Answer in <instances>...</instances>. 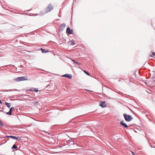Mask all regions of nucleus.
<instances>
[{
	"mask_svg": "<svg viewBox=\"0 0 155 155\" xmlns=\"http://www.w3.org/2000/svg\"><path fill=\"white\" fill-rule=\"evenodd\" d=\"M15 80L17 81H28V79L26 76H22L21 77H18L15 79Z\"/></svg>",
	"mask_w": 155,
	"mask_h": 155,
	"instance_id": "nucleus-1",
	"label": "nucleus"
},
{
	"mask_svg": "<svg viewBox=\"0 0 155 155\" xmlns=\"http://www.w3.org/2000/svg\"><path fill=\"white\" fill-rule=\"evenodd\" d=\"M124 116L125 120L127 122L130 121L133 119L132 117L130 115L124 114Z\"/></svg>",
	"mask_w": 155,
	"mask_h": 155,
	"instance_id": "nucleus-2",
	"label": "nucleus"
},
{
	"mask_svg": "<svg viewBox=\"0 0 155 155\" xmlns=\"http://www.w3.org/2000/svg\"><path fill=\"white\" fill-rule=\"evenodd\" d=\"M3 138H12L13 139H15L18 140H19L20 139V138L19 137H17L16 136H6L5 137H4Z\"/></svg>",
	"mask_w": 155,
	"mask_h": 155,
	"instance_id": "nucleus-3",
	"label": "nucleus"
},
{
	"mask_svg": "<svg viewBox=\"0 0 155 155\" xmlns=\"http://www.w3.org/2000/svg\"><path fill=\"white\" fill-rule=\"evenodd\" d=\"M53 9V6L51 4H49L46 8L47 11L45 13H47L48 12H50L51 10H52Z\"/></svg>",
	"mask_w": 155,
	"mask_h": 155,
	"instance_id": "nucleus-4",
	"label": "nucleus"
},
{
	"mask_svg": "<svg viewBox=\"0 0 155 155\" xmlns=\"http://www.w3.org/2000/svg\"><path fill=\"white\" fill-rule=\"evenodd\" d=\"M99 105L102 107H106V104L105 101H101L99 104Z\"/></svg>",
	"mask_w": 155,
	"mask_h": 155,
	"instance_id": "nucleus-5",
	"label": "nucleus"
},
{
	"mask_svg": "<svg viewBox=\"0 0 155 155\" xmlns=\"http://www.w3.org/2000/svg\"><path fill=\"white\" fill-rule=\"evenodd\" d=\"M65 26V24L63 23L61 24L59 27V30L60 31H62L64 28Z\"/></svg>",
	"mask_w": 155,
	"mask_h": 155,
	"instance_id": "nucleus-6",
	"label": "nucleus"
},
{
	"mask_svg": "<svg viewBox=\"0 0 155 155\" xmlns=\"http://www.w3.org/2000/svg\"><path fill=\"white\" fill-rule=\"evenodd\" d=\"M67 32L68 35H71L72 33V31L71 30L69 27H68L66 30Z\"/></svg>",
	"mask_w": 155,
	"mask_h": 155,
	"instance_id": "nucleus-7",
	"label": "nucleus"
},
{
	"mask_svg": "<svg viewBox=\"0 0 155 155\" xmlns=\"http://www.w3.org/2000/svg\"><path fill=\"white\" fill-rule=\"evenodd\" d=\"M124 120L121 121L120 122V124L121 125H122L125 128H127L128 126H127L126 124L124 123Z\"/></svg>",
	"mask_w": 155,
	"mask_h": 155,
	"instance_id": "nucleus-8",
	"label": "nucleus"
},
{
	"mask_svg": "<svg viewBox=\"0 0 155 155\" xmlns=\"http://www.w3.org/2000/svg\"><path fill=\"white\" fill-rule=\"evenodd\" d=\"M62 77H67L70 79H71L72 77V75H71L69 74H65L63 75H62Z\"/></svg>",
	"mask_w": 155,
	"mask_h": 155,
	"instance_id": "nucleus-9",
	"label": "nucleus"
},
{
	"mask_svg": "<svg viewBox=\"0 0 155 155\" xmlns=\"http://www.w3.org/2000/svg\"><path fill=\"white\" fill-rule=\"evenodd\" d=\"M14 109L13 107H12L10 109L9 112L6 113V114L9 115H11L12 114V110Z\"/></svg>",
	"mask_w": 155,
	"mask_h": 155,
	"instance_id": "nucleus-10",
	"label": "nucleus"
},
{
	"mask_svg": "<svg viewBox=\"0 0 155 155\" xmlns=\"http://www.w3.org/2000/svg\"><path fill=\"white\" fill-rule=\"evenodd\" d=\"M68 44H70L71 45H74L75 44V43L73 40L70 41H68Z\"/></svg>",
	"mask_w": 155,
	"mask_h": 155,
	"instance_id": "nucleus-11",
	"label": "nucleus"
},
{
	"mask_svg": "<svg viewBox=\"0 0 155 155\" xmlns=\"http://www.w3.org/2000/svg\"><path fill=\"white\" fill-rule=\"evenodd\" d=\"M41 52L43 53H46L48 52V51H47L46 50L43 49L42 48H41Z\"/></svg>",
	"mask_w": 155,
	"mask_h": 155,
	"instance_id": "nucleus-12",
	"label": "nucleus"
},
{
	"mask_svg": "<svg viewBox=\"0 0 155 155\" xmlns=\"http://www.w3.org/2000/svg\"><path fill=\"white\" fill-rule=\"evenodd\" d=\"M5 105L8 108H10V104L9 103L5 102Z\"/></svg>",
	"mask_w": 155,
	"mask_h": 155,
	"instance_id": "nucleus-13",
	"label": "nucleus"
},
{
	"mask_svg": "<svg viewBox=\"0 0 155 155\" xmlns=\"http://www.w3.org/2000/svg\"><path fill=\"white\" fill-rule=\"evenodd\" d=\"M74 62V63L75 64H77V65H80V63H79L77 61H76L72 60Z\"/></svg>",
	"mask_w": 155,
	"mask_h": 155,
	"instance_id": "nucleus-14",
	"label": "nucleus"
},
{
	"mask_svg": "<svg viewBox=\"0 0 155 155\" xmlns=\"http://www.w3.org/2000/svg\"><path fill=\"white\" fill-rule=\"evenodd\" d=\"M17 148V147L16 146V145L15 144H14L12 147V149H16Z\"/></svg>",
	"mask_w": 155,
	"mask_h": 155,
	"instance_id": "nucleus-15",
	"label": "nucleus"
},
{
	"mask_svg": "<svg viewBox=\"0 0 155 155\" xmlns=\"http://www.w3.org/2000/svg\"><path fill=\"white\" fill-rule=\"evenodd\" d=\"M32 89H34V91L35 92H38V90L37 88H32Z\"/></svg>",
	"mask_w": 155,
	"mask_h": 155,
	"instance_id": "nucleus-16",
	"label": "nucleus"
},
{
	"mask_svg": "<svg viewBox=\"0 0 155 155\" xmlns=\"http://www.w3.org/2000/svg\"><path fill=\"white\" fill-rule=\"evenodd\" d=\"M0 125L2 127H3L4 126L3 124L2 123L0 120Z\"/></svg>",
	"mask_w": 155,
	"mask_h": 155,
	"instance_id": "nucleus-17",
	"label": "nucleus"
},
{
	"mask_svg": "<svg viewBox=\"0 0 155 155\" xmlns=\"http://www.w3.org/2000/svg\"><path fill=\"white\" fill-rule=\"evenodd\" d=\"M84 72L85 74H87V75H89V73H88L87 71H84Z\"/></svg>",
	"mask_w": 155,
	"mask_h": 155,
	"instance_id": "nucleus-18",
	"label": "nucleus"
},
{
	"mask_svg": "<svg viewBox=\"0 0 155 155\" xmlns=\"http://www.w3.org/2000/svg\"><path fill=\"white\" fill-rule=\"evenodd\" d=\"M34 89H32V88L30 89V91H34Z\"/></svg>",
	"mask_w": 155,
	"mask_h": 155,
	"instance_id": "nucleus-19",
	"label": "nucleus"
},
{
	"mask_svg": "<svg viewBox=\"0 0 155 155\" xmlns=\"http://www.w3.org/2000/svg\"><path fill=\"white\" fill-rule=\"evenodd\" d=\"M152 54L154 55V56H155V52H153L152 53Z\"/></svg>",
	"mask_w": 155,
	"mask_h": 155,
	"instance_id": "nucleus-20",
	"label": "nucleus"
},
{
	"mask_svg": "<svg viewBox=\"0 0 155 155\" xmlns=\"http://www.w3.org/2000/svg\"><path fill=\"white\" fill-rule=\"evenodd\" d=\"M132 153L133 155H135V154H134V153H133V152H132Z\"/></svg>",
	"mask_w": 155,
	"mask_h": 155,
	"instance_id": "nucleus-21",
	"label": "nucleus"
},
{
	"mask_svg": "<svg viewBox=\"0 0 155 155\" xmlns=\"http://www.w3.org/2000/svg\"><path fill=\"white\" fill-rule=\"evenodd\" d=\"M0 104H2L1 101L0 100Z\"/></svg>",
	"mask_w": 155,
	"mask_h": 155,
	"instance_id": "nucleus-22",
	"label": "nucleus"
},
{
	"mask_svg": "<svg viewBox=\"0 0 155 155\" xmlns=\"http://www.w3.org/2000/svg\"><path fill=\"white\" fill-rule=\"evenodd\" d=\"M154 148H155V147H154Z\"/></svg>",
	"mask_w": 155,
	"mask_h": 155,
	"instance_id": "nucleus-23",
	"label": "nucleus"
}]
</instances>
